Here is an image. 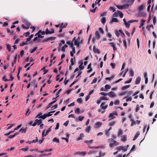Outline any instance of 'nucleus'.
<instances>
[{"mask_svg": "<svg viewBox=\"0 0 157 157\" xmlns=\"http://www.w3.org/2000/svg\"><path fill=\"white\" fill-rule=\"evenodd\" d=\"M108 142L109 143V146L111 147H113L116 145H118L119 144L114 140L113 139L110 138L108 140Z\"/></svg>", "mask_w": 157, "mask_h": 157, "instance_id": "1", "label": "nucleus"}, {"mask_svg": "<svg viewBox=\"0 0 157 157\" xmlns=\"http://www.w3.org/2000/svg\"><path fill=\"white\" fill-rule=\"evenodd\" d=\"M114 115L117 116L118 115L117 113V112H115L110 113L109 116V117L110 118L109 120V121H110L114 119L116 117L114 116Z\"/></svg>", "mask_w": 157, "mask_h": 157, "instance_id": "2", "label": "nucleus"}, {"mask_svg": "<svg viewBox=\"0 0 157 157\" xmlns=\"http://www.w3.org/2000/svg\"><path fill=\"white\" fill-rule=\"evenodd\" d=\"M119 151L122 150L124 151H127V147L126 146H120L117 147L116 148Z\"/></svg>", "mask_w": 157, "mask_h": 157, "instance_id": "3", "label": "nucleus"}, {"mask_svg": "<svg viewBox=\"0 0 157 157\" xmlns=\"http://www.w3.org/2000/svg\"><path fill=\"white\" fill-rule=\"evenodd\" d=\"M42 122V121L41 119H36L35 122L32 124L33 126H35L37 124L38 125H40Z\"/></svg>", "mask_w": 157, "mask_h": 157, "instance_id": "4", "label": "nucleus"}, {"mask_svg": "<svg viewBox=\"0 0 157 157\" xmlns=\"http://www.w3.org/2000/svg\"><path fill=\"white\" fill-rule=\"evenodd\" d=\"M108 107V105L106 104V102H104L101 103L100 105V107L102 109L105 110Z\"/></svg>", "mask_w": 157, "mask_h": 157, "instance_id": "5", "label": "nucleus"}, {"mask_svg": "<svg viewBox=\"0 0 157 157\" xmlns=\"http://www.w3.org/2000/svg\"><path fill=\"white\" fill-rule=\"evenodd\" d=\"M135 0H123V2H127V4L129 6L132 5Z\"/></svg>", "mask_w": 157, "mask_h": 157, "instance_id": "6", "label": "nucleus"}, {"mask_svg": "<svg viewBox=\"0 0 157 157\" xmlns=\"http://www.w3.org/2000/svg\"><path fill=\"white\" fill-rule=\"evenodd\" d=\"M108 95L111 98H114L116 97V94L113 91H111L107 93Z\"/></svg>", "mask_w": 157, "mask_h": 157, "instance_id": "7", "label": "nucleus"}, {"mask_svg": "<svg viewBox=\"0 0 157 157\" xmlns=\"http://www.w3.org/2000/svg\"><path fill=\"white\" fill-rule=\"evenodd\" d=\"M31 85L32 86H34V90H35V88L38 86L37 84L36 83V81L35 79H33L31 82Z\"/></svg>", "mask_w": 157, "mask_h": 157, "instance_id": "8", "label": "nucleus"}, {"mask_svg": "<svg viewBox=\"0 0 157 157\" xmlns=\"http://www.w3.org/2000/svg\"><path fill=\"white\" fill-rule=\"evenodd\" d=\"M102 123L100 122H98L95 123L94 127L96 128H98L101 126Z\"/></svg>", "mask_w": 157, "mask_h": 157, "instance_id": "9", "label": "nucleus"}, {"mask_svg": "<svg viewBox=\"0 0 157 157\" xmlns=\"http://www.w3.org/2000/svg\"><path fill=\"white\" fill-rule=\"evenodd\" d=\"M75 154H78L79 155H81L84 156L86 155V153L85 152H83V151L81 152V151H78V152H77Z\"/></svg>", "mask_w": 157, "mask_h": 157, "instance_id": "10", "label": "nucleus"}, {"mask_svg": "<svg viewBox=\"0 0 157 157\" xmlns=\"http://www.w3.org/2000/svg\"><path fill=\"white\" fill-rule=\"evenodd\" d=\"M141 80V78L140 77H138L136 78V81L135 83L136 84H138L140 83Z\"/></svg>", "mask_w": 157, "mask_h": 157, "instance_id": "11", "label": "nucleus"}, {"mask_svg": "<svg viewBox=\"0 0 157 157\" xmlns=\"http://www.w3.org/2000/svg\"><path fill=\"white\" fill-rule=\"evenodd\" d=\"M127 140V136L126 135H123L121 136V140L123 142H125Z\"/></svg>", "mask_w": 157, "mask_h": 157, "instance_id": "12", "label": "nucleus"}, {"mask_svg": "<svg viewBox=\"0 0 157 157\" xmlns=\"http://www.w3.org/2000/svg\"><path fill=\"white\" fill-rule=\"evenodd\" d=\"M66 43L67 44L70 45L71 46V48H75V47H74V45L73 42L68 41L66 42Z\"/></svg>", "mask_w": 157, "mask_h": 157, "instance_id": "13", "label": "nucleus"}, {"mask_svg": "<svg viewBox=\"0 0 157 157\" xmlns=\"http://www.w3.org/2000/svg\"><path fill=\"white\" fill-rule=\"evenodd\" d=\"M95 37L96 38L99 39L100 37V34L98 31H97L95 33Z\"/></svg>", "mask_w": 157, "mask_h": 157, "instance_id": "14", "label": "nucleus"}, {"mask_svg": "<svg viewBox=\"0 0 157 157\" xmlns=\"http://www.w3.org/2000/svg\"><path fill=\"white\" fill-rule=\"evenodd\" d=\"M93 51L94 52L97 53L98 54H99L100 53L99 50L97 48H96L95 46L93 47Z\"/></svg>", "mask_w": 157, "mask_h": 157, "instance_id": "15", "label": "nucleus"}, {"mask_svg": "<svg viewBox=\"0 0 157 157\" xmlns=\"http://www.w3.org/2000/svg\"><path fill=\"white\" fill-rule=\"evenodd\" d=\"M72 50L70 52V55L71 56H74V54L75 53V48H72Z\"/></svg>", "mask_w": 157, "mask_h": 157, "instance_id": "16", "label": "nucleus"}, {"mask_svg": "<svg viewBox=\"0 0 157 157\" xmlns=\"http://www.w3.org/2000/svg\"><path fill=\"white\" fill-rule=\"evenodd\" d=\"M74 61L75 62V57H74L73 58H71V66H73L74 65Z\"/></svg>", "mask_w": 157, "mask_h": 157, "instance_id": "17", "label": "nucleus"}, {"mask_svg": "<svg viewBox=\"0 0 157 157\" xmlns=\"http://www.w3.org/2000/svg\"><path fill=\"white\" fill-rule=\"evenodd\" d=\"M91 63H90L88 65V67H87V69H89L90 68V69L89 70H88L87 71V73H89L92 71V69L91 67Z\"/></svg>", "mask_w": 157, "mask_h": 157, "instance_id": "18", "label": "nucleus"}, {"mask_svg": "<svg viewBox=\"0 0 157 157\" xmlns=\"http://www.w3.org/2000/svg\"><path fill=\"white\" fill-rule=\"evenodd\" d=\"M67 25V23H65L63 24V23H62L60 25V28H64L66 27Z\"/></svg>", "mask_w": 157, "mask_h": 157, "instance_id": "19", "label": "nucleus"}, {"mask_svg": "<svg viewBox=\"0 0 157 157\" xmlns=\"http://www.w3.org/2000/svg\"><path fill=\"white\" fill-rule=\"evenodd\" d=\"M84 136V135L83 133H81L80 135V136L77 138V140H82L83 137Z\"/></svg>", "mask_w": 157, "mask_h": 157, "instance_id": "20", "label": "nucleus"}, {"mask_svg": "<svg viewBox=\"0 0 157 157\" xmlns=\"http://www.w3.org/2000/svg\"><path fill=\"white\" fill-rule=\"evenodd\" d=\"M130 86V85H127L124 86L122 88H121V90H126V89L128 88Z\"/></svg>", "mask_w": 157, "mask_h": 157, "instance_id": "21", "label": "nucleus"}, {"mask_svg": "<svg viewBox=\"0 0 157 157\" xmlns=\"http://www.w3.org/2000/svg\"><path fill=\"white\" fill-rule=\"evenodd\" d=\"M122 6L123 9H127L129 6L127 3H126L122 5Z\"/></svg>", "mask_w": 157, "mask_h": 157, "instance_id": "22", "label": "nucleus"}, {"mask_svg": "<svg viewBox=\"0 0 157 157\" xmlns=\"http://www.w3.org/2000/svg\"><path fill=\"white\" fill-rule=\"evenodd\" d=\"M83 64V62L81 61L80 63V65H79V68L81 70H82L84 68V67L83 66H82Z\"/></svg>", "mask_w": 157, "mask_h": 157, "instance_id": "23", "label": "nucleus"}, {"mask_svg": "<svg viewBox=\"0 0 157 157\" xmlns=\"http://www.w3.org/2000/svg\"><path fill=\"white\" fill-rule=\"evenodd\" d=\"M47 117L46 115V114H44L43 115L40 116L38 117V118L40 119L42 118L43 119H44Z\"/></svg>", "mask_w": 157, "mask_h": 157, "instance_id": "24", "label": "nucleus"}, {"mask_svg": "<svg viewBox=\"0 0 157 157\" xmlns=\"http://www.w3.org/2000/svg\"><path fill=\"white\" fill-rule=\"evenodd\" d=\"M134 73L133 70L132 69H130L129 71V75L131 76H134Z\"/></svg>", "mask_w": 157, "mask_h": 157, "instance_id": "25", "label": "nucleus"}, {"mask_svg": "<svg viewBox=\"0 0 157 157\" xmlns=\"http://www.w3.org/2000/svg\"><path fill=\"white\" fill-rule=\"evenodd\" d=\"M118 22V19L116 18H113L112 19L111 21V22Z\"/></svg>", "mask_w": 157, "mask_h": 157, "instance_id": "26", "label": "nucleus"}, {"mask_svg": "<svg viewBox=\"0 0 157 157\" xmlns=\"http://www.w3.org/2000/svg\"><path fill=\"white\" fill-rule=\"evenodd\" d=\"M75 45L77 47H78L79 45V42L78 40H75Z\"/></svg>", "mask_w": 157, "mask_h": 157, "instance_id": "27", "label": "nucleus"}, {"mask_svg": "<svg viewBox=\"0 0 157 157\" xmlns=\"http://www.w3.org/2000/svg\"><path fill=\"white\" fill-rule=\"evenodd\" d=\"M115 77V75H113L111 76L110 77H106L105 78V79L106 80H111L113 78Z\"/></svg>", "mask_w": 157, "mask_h": 157, "instance_id": "28", "label": "nucleus"}, {"mask_svg": "<svg viewBox=\"0 0 157 157\" xmlns=\"http://www.w3.org/2000/svg\"><path fill=\"white\" fill-rule=\"evenodd\" d=\"M123 44H124V45L125 47V49L126 50L127 49V43L126 41V40L125 39H124V40H123Z\"/></svg>", "mask_w": 157, "mask_h": 157, "instance_id": "29", "label": "nucleus"}, {"mask_svg": "<svg viewBox=\"0 0 157 157\" xmlns=\"http://www.w3.org/2000/svg\"><path fill=\"white\" fill-rule=\"evenodd\" d=\"M123 133L122 130V129H120L118 130V136H120L122 135Z\"/></svg>", "mask_w": 157, "mask_h": 157, "instance_id": "30", "label": "nucleus"}, {"mask_svg": "<svg viewBox=\"0 0 157 157\" xmlns=\"http://www.w3.org/2000/svg\"><path fill=\"white\" fill-rule=\"evenodd\" d=\"M127 98L126 100L127 102L128 101H132V98L131 97H126L124 98Z\"/></svg>", "mask_w": 157, "mask_h": 157, "instance_id": "31", "label": "nucleus"}, {"mask_svg": "<svg viewBox=\"0 0 157 157\" xmlns=\"http://www.w3.org/2000/svg\"><path fill=\"white\" fill-rule=\"evenodd\" d=\"M26 131V129L24 128H21L19 131V132H21L22 133H25Z\"/></svg>", "mask_w": 157, "mask_h": 157, "instance_id": "32", "label": "nucleus"}, {"mask_svg": "<svg viewBox=\"0 0 157 157\" xmlns=\"http://www.w3.org/2000/svg\"><path fill=\"white\" fill-rule=\"evenodd\" d=\"M117 12L118 13V15H119L120 17L122 18L123 16V13L119 10H117Z\"/></svg>", "mask_w": 157, "mask_h": 157, "instance_id": "33", "label": "nucleus"}, {"mask_svg": "<svg viewBox=\"0 0 157 157\" xmlns=\"http://www.w3.org/2000/svg\"><path fill=\"white\" fill-rule=\"evenodd\" d=\"M146 21L144 20L143 19H141V24L140 25V28L141 26H143L144 24V22H145Z\"/></svg>", "mask_w": 157, "mask_h": 157, "instance_id": "34", "label": "nucleus"}, {"mask_svg": "<svg viewBox=\"0 0 157 157\" xmlns=\"http://www.w3.org/2000/svg\"><path fill=\"white\" fill-rule=\"evenodd\" d=\"M101 22L103 24H104L106 22V18L105 17H103L101 20Z\"/></svg>", "mask_w": 157, "mask_h": 157, "instance_id": "35", "label": "nucleus"}, {"mask_svg": "<svg viewBox=\"0 0 157 157\" xmlns=\"http://www.w3.org/2000/svg\"><path fill=\"white\" fill-rule=\"evenodd\" d=\"M28 44V42L26 41L25 42H22L20 44V46H23L24 45H27Z\"/></svg>", "mask_w": 157, "mask_h": 157, "instance_id": "36", "label": "nucleus"}, {"mask_svg": "<svg viewBox=\"0 0 157 157\" xmlns=\"http://www.w3.org/2000/svg\"><path fill=\"white\" fill-rule=\"evenodd\" d=\"M53 142H55L57 143H59V140L56 138H53Z\"/></svg>", "mask_w": 157, "mask_h": 157, "instance_id": "37", "label": "nucleus"}, {"mask_svg": "<svg viewBox=\"0 0 157 157\" xmlns=\"http://www.w3.org/2000/svg\"><path fill=\"white\" fill-rule=\"evenodd\" d=\"M77 101L79 103H82V98H78L77 99Z\"/></svg>", "mask_w": 157, "mask_h": 157, "instance_id": "38", "label": "nucleus"}, {"mask_svg": "<svg viewBox=\"0 0 157 157\" xmlns=\"http://www.w3.org/2000/svg\"><path fill=\"white\" fill-rule=\"evenodd\" d=\"M119 32L121 33V36L122 37H124L125 36V34L123 32L122 30L120 29L119 30Z\"/></svg>", "mask_w": 157, "mask_h": 157, "instance_id": "39", "label": "nucleus"}, {"mask_svg": "<svg viewBox=\"0 0 157 157\" xmlns=\"http://www.w3.org/2000/svg\"><path fill=\"white\" fill-rule=\"evenodd\" d=\"M31 111H30V109H28L26 112V116H28L31 113Z\"/></svg>", "mask_w": 157, "mask_h": 157, "instance_id": "40", "label": "nucleus"}, {"mask_svg": "<svg viewBox=\"0 0 157 157\" xmlns=\"http://www.w3.org/2000/svg\"><path fill=\"white\" fill-rule=\"evenodd\" d=\"M6 48L8 49L9 52H10L11 51V46L10 45H9V44H7Z\"/></svg>", "mask_w": 157, "mask_h": 157, "instance_id": "41", "label": "nucleus"}, {"mask_svg": "<svg viewBox=\"0 0 157 157\" xmlns=\"http://www.w3.org/2000/svg\"><path fill=\"white\" fill-rule=\"evenodd\" d=\"M118 15V13L117 12V10L116 12H115L113 15V17H117Z\"/></svg>", "mask_w": 157, "mask_h": 157, "instance_id": "42", "label": "nucleus"}, {"mask_svg": "<svg viewBox=\"0 0 157 157\" xmlns=\"http://www.w3.org/2000/svg\"><path fill=\"white\" fill-rule=\"evenodd\" d=\"M30 34V33L28 32L26 33H25L24 34V35L26 37H27Z\"/></svg>", "mask_w": 157, "mask_h": 157, "instance_id": "43", "label": "nucleus"}, {"mask_svg": "<svg viewBox=\"0 0 157 157\" xmlns=\"http://www.w3.org/2000/svg\"><path fill=\"white\" fill-rule=\"evenodd\" d=\"M111 86L108 84H107L105 86V88L106 89H109L111 88Z\"/></svg>", "mask_w": 157, "mask_h": 157, "instance_id": "44", "label": "nucleus"}, {"mask_svg": "<svg viewBox=\"0 0 157 157\" xmlns=\"http://www.w3.org/2000/svg\"><path fill=\"white\" fill-rule=\"evenodd\" d=\"M124 24L126 28H129L130 25V24L129 23L128 21V23L127 22H126L125 23H124Z\"/></svg>", "mask_w": 157, "mask_h": 157, "instance_id": "45", "label": "nucleus"}, {"mask_svg": "<svg viewBox=\"0 0 157 157\" xmlns=\"http://www.w3.org/2000/svg\"><path fill=\"white\" fill-rule=\"evenodd\" d=\"M109 98H107L106 97H101L100 98V100H107Z\"/></svg>", "mask_w": 157, "mask_h": 157, "instance_id": "46", "label": "nucleus"}, {"mask_svg": "<svg viewBox=\"0 0 157 157\" xmlns=\"http://www.w3.org/2000/svg\"><path fill=\"white\" fill-rule=\"evenodd\" d=\"M84 117L82 116H79L78 117V120L80 121H82L84 118Z\"/></svg>", "mask_w": 157, "mask_h": 157, "instance_id": "47", "label": "nucleus"}, {"mask_svg": "<svg viewBox=\"0 0 157 157\" xmlns=\"http://www.w3.org/2000/svg\"><path fill=\"white\" fill-rule=\"evenodd\" d=\"M97 78H94L93 80H92V82H91V84H93V83H96L97 80Z\"/></svg>", "mask_w": 157, "mask_h": 157, "instance_id": "48", "label": "nucleus"}, {"mask_svg": "<svg viewBox=\"0 0 157 157\" xmlns=\"http://www.w3.org/2000/svg\"><path fill=\"white\" fill-rule=\"evenodd\" d=\"M143 5H141L138 8V10L139 11H141V10H143Z\"/></svg>", "mask_w": 157, "mask_h": 157, "instance_id": "49", "label": "nucleus"}, {"mask_svg": "<svg viewBox=\"0 0 157 157\" xmlns=\"http://www.w3.org/2000/svg\"><path fill=\"white\" fill-rule=\"evenodd\" d=\"M109 9L111 10H112L113 12H114L115 11H116V10H115V7H109Z\"/></svg>", "mask_w": 157, "mask_h": 157, "instance_id": "50", "label": "nucleus"}, {"mask_svg": "<svg viewBox=\"0 0 157 157\" xmlns=\"http://www.w3.org/2000/svg\"><path fill=\"white\" fill-rule=\"evenodd\" d=\"M75 113L79 114L80 113V110L79 108H77L75 110Z\"/></svg>", "mask_w": 157, "mask_h": 157, "instance_id": "51", "label": "nucleus"}, {"mask_svg": "<svg viewBox=\"0 0 157 157\" xmlns=\"http://www.w3.org/2000/svg\"><path fill=\"white\" fill-rule=\"evenodd\" d=\"M153 9H154L155 10H157V5H156L155 6V7L154 8V5H153L152 6V7L151 8V10H152V12L153 11Z\"/></svg>", "mask_w": 157, "mask_h": 157, "instance_id": "52", "label": "nucleus"}, {"mask_svg": "<svg viewBox=\"0 0 157 157\" xmlns=\"http://www.w3.org/2000/svg\"><path fill=\"white\" fill-rule=\"evenodd\" d=\"M90 130V127L89 126L86 129V132L89 133Z\"/></svg>", "mask_w": 157, "mask_h": 157, "instance_id": "53", "label": "nucleus"}, {"mask_svg": "<svg viewBox=\"0 0 157 157\" xmlns=\"http://www.w3.org/2000/svg\"><path fill=\"white\" fill-rule=\"evenodd\" d=\"M45 32V33L46 34H50V31L49 30H48V28H47L46 29Z\"/></svg>", "mask_w": 157, "mask_h": 157, "instance_id": "54", "label": "nucleus"}, {"mask_svg": "<svg viewBox=\"0 0 157 157\" xmlns=\"http://www.w3.org/2000/svg\"><path fill=\"white\" fill-rule=\"evenodd\" d=\"M98 29H99V32H100V33H101L102 34H103L104 33V31L101 28V27L99 28Z\"/></svg>", "mask_w": 157, "mask_h": 157, "instance_id": "55", "label": "nucleus"}, {"mask_svg": "<svg viewBox=\"0 0 157 157\" xmlns=\"http://www.w3.org/2000/svg\"><path fill=\"white\" fill-rule=\"evenodd\" d=\"M37 47H34L31 51H30V53H33V52H34L37 49Z\"/></svg>", "mask_w": 157, "mask_h": 157, "instance_id": "56", "label": "nucleus"}, {"mask_svg": "<svg viewBox=\"0 0 157 157\" xmlns=\"http://www.w3.org/2000/svg\"><path fill=\"white\" fill-rule=\"evenodd\" d=\"M116 7L119 10H122L123 9V7L122 5L121 6H118L117 5Z\"/></svg>", "mask_w": 157, "mask_h": 157, "instance_id": "57", "label": "nucleus"}, {"mask_svg": "<svg viewBox=\"0 0 157 157\" xmlns=\"http://www.w3.org/2000/svg\"><path fill=\"white\" fill-rule=\"evenodd\" d=\"M93 141V140H90L89 141H88V140L85 141L84 142L87 144H89L91 143Z\"/></svg>", "mask_w": 157, "mask_h": 157, "instance_id": "58", "label": "nucleus"}, {"mask_svg": "<svg viewBox=\"0 0 157 157\" xmlns=\"http://www.w3.org/2000/svg\"><path fill=\"white\" fill-rule=\"evenodd\" d=\"M130 121H132V122L131 124V126H133L134 125V124H136V122H135V121H134L133 119H131V120H130Z\"/></svg>", "mask_w": 157, "mask_h": 157, "instance_id": "59", "label": "nucleus"}, {"mask_svg": "<svg viewBox=\"0 0 157 157\" xmlns=\"http://www.w3.org/2000/svg\"><path fill=\"white\" fill-rule=\"evenodd\" d=\"M138 21L136 20H130L128 21V22L130 24V23H132L133 22H138Z\"/></svg>", "mask_w": 157, "mask_h": 157, "instance_id": "60", "label": "nucleus"}, {"mask_svg": "<svg viewBox=\"0 0 157 157\" xmlns=\"http://www.w3.org/2000/svg\"><path fill=\"white\" fill-rule=\"evenodd\" d=\"M22 28L25 29H29V26L26 27L24 25L22 24L21 26Z\"/></svg>", "mask_w": 157, "mask_h": 157, "instance_id": "61", "label": "nucleus"}, {"mask_svg": "<svg viewBox=\"0 0 157 157\" xmlns=\"http://www.w3.org/2000/svg\"><path fill=\"white\" fill-rule=\"evenodd\" d=\"M126 94V91L120 93L119 95L120 96H121L123 95H125Z\"/></svg>", "mask_w": 157, "mask_h": 157, "instance_id": "62", "label": "nucleus"}, {"mask_svg": "<svg viewBox=\"0 0 157 157\" xmlns=\"http://www.w3.org/2000/svg\"><path fill=\"white\" fill-rule=\"evenodd\" d=\"M116 123V122L114 121L110 123L109 124V125L110 126H112L113 125Z\"/></svg>", "mask_w": 157, "mask_h": 157, "instance_id": "63", "label": "nucleus"}, {"mask_svg": "<svg viewBox=\"0 0 157 157\" xmlns=\"http://www.w3.org/2000/svg\"><path fill=\"white\" fill-rule=\"evenodd\" d=\"M120 101L118 100H116L114 102V104L115 105H118Z\"/></svg>", "mask_w": 157, "mask_h": 157, "instance_id": "64", "label": "nucleus"}]
</instances>
